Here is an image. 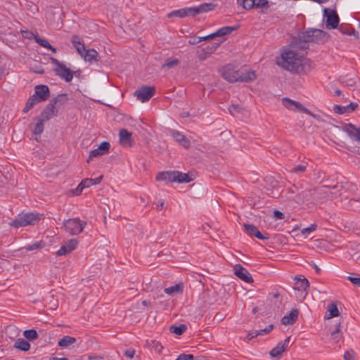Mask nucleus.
Masks as SVG:
<instances>
[{"label":"nucleus","mask_w":360,"mask_h":360,"mask_svg":"<svg viewBox=\"0 0 360 360\" xmlns=\"http://www.w3.org/2000/svg\"><path fill=\"white\" fill-rule=\"evenodd\" d=\"M170 134L184 148H188L190 147V141L179 131L171 130Z\"/></svg>","instance_id":"nucleus-20"},{"label":"nucleus","mask_w":360,"mask_h":360,"mask_svg":"<svg viewBox=\"0 0 360 360\" xmlns=\"http://www.w3.org/2000/svg\"><path fill=\"white\" fill-rule=\"evenodd\" d=\"M236 29H237L236 27H231V26L223 27L219 29L215 32L208 34L207 36H204V37L193 36L188 40V43L190 45H195L197 44L202 42V41L212 39H214L218 37H224L226 34H229L233 31L236 30Z\"/></svg>","instance_id":"nucleus-6"},{"label":"nucleus","mask_w":360,"mask_h":360,"mask_svg":"<svg viewBox=\"0 0 360 360\" xmlns=\"http://www.w3.org/2000/svg\"><path fill=\"white\" fill-rule=\"evenodd\" d=\"M275 61L281 68L298 75H307L314 68L311 60L293 51L281 53Z\"/></svg>","instance_id":"nucleus-1"},{"label":"nucleus","mask_w":360,"mask_h":360,"mask_svg":"<svg viewBox=\"0 0 360 360\" xmlns=\"http://www.w3.org/2000/svg\"><path fill=\"white\" fill-rule=\"evenodd\" d=\"M183 290L184 285L183 283H180L173 286L165 288L164 292L169 295H172L174 294H179L182 292Z\"/></svg>","instance_id":"nucleus-29"},{"label":"nucleus","mask_w":360,"mask_h":360,"mask_svg":"<svg viewBox=\"0 0 360 360\" xmlns=\"http://www.w3.org/2000/svg\"><path fill=\"white\" fill-rule=\"evenodd\" d=\"M42 218V214L37 212H27L18 215L16 219L9 223L15 228L33 226L37 224Z\"/></svg>","instance_id":"nucleus-3"},{"label":"nucleus","mask_w":360,"mask_h":360,"mask_svg":"<svg viewBox=\"0 0 360 360\" xmlns=\"http://www.w3.org/2000/svg\"><path fill=\"white\" fill-rule=\"evenodd\" d=\"M51 360H68L67 358H58V357H53Z\"/></svg>","instance_id":"nucleus-64"},{"label":"nucleus","mask_w":360,"mask_h":360,"mask_svg":"<svg viewBox=\"0 0 360 360\" xmlns=\"http://www.w3.org/2000/svg\"><path fill=\"white\" fill-rule=\"evenodd\" d=\"M343 131L354 141L360 143V128H356L352 124H347L343 127Z\"/></svg>","instance_id":"nucleus-19"},{"label":"nucleus","mask_w":360,"mask_h":360,"mask_svg":"<svg viewBox=\"0 0 360 360\" xmlns=\"http://www.w3.org/2000/svg\"><path fill=\"white\" fill-rule=\"evenodd\" d=\"M78 53L86 60L91 62L96 60L97 51L94 49H86V46H76Z\"/></svg>","instance_id":"nucleus-13"},{"label":"nucleus","mask_w":360,"mask_h":360,"mask_svg":"<svg viewBox=\"0 0 360 360\" xmlns=\"http://www.w3.org/2000/svg\"><path fill=\"white\" fill-rule=\"evenodd\" d=\"M316 229V224H311L310 226L307 227V228H304L301 230V232L302 234H307V233H310L313 231H314Z\"/></svg>","instance_id":"nucleus-45"},{"label":"nucleus","mask_w":360,"mask_h":360,"mask_svg":"<svg viewBox=\"0 0 360 360\" xmlns=\"http://www.w3.org/2000/svg\"><path fill=\"white\" fill-rule=\"evenodd\" d=\"M23 335L28 340H34L39 337L37 332L34 329L25 330L23 332Z\"/></svg>","instance_id":"nucleus-36"},{"label":"nucleus","mask_w":360,"mask_h":360,"mask_svg":"<svg viewBox=\"0 0 360 360\" xmlns=\"http://www.w3.org/2000/svg\"><path fill=\"white\" fill-rule=\"evenodd\" d=\"M243 226L245 228L246 233L248 234H249L250 236H255V237H257V238L261 239V240H264V239L269 238L268 236H265L262 235L259 231L257 228L252 224H244Z\"/></svg>","instance_id":"nucleus-26"},{"label":"nucleus","mask_w":360,"mask_h":360,"mask_svg":"<svg viewBox=\"0 0 360 360\" xmlns=\"http://www.w3.org/2000/svg\"><path fill=\"white\" fill-rule=\"evenodd\" d=\"M45 243L43 241H38L35 242L34 243L27 245L26 247H24L23 249H25L26 251H32L38 249H41L44 247Z\"/></svg>","instance_id":"nucleus-37"},{"label":"nucleus","mask_w":360,"mask_h":360,"mask_svg":"<svg viewBox=\"0 0 360 360\" xmlns=\"http://www.w3.org/2000/svg\"><path fill=\"white\" fill-rule=\"evenodd\" d=\"M281 101H282L283 105L289 110H291L293 112H297V111L303 112L304 113L310 115L311 116H312L315 118L316 117L311 112H310L307 108L304 107L300 103H299L297 101H295L292 100L287 97L283 98Z\"/></svg>","instance_id":"nucleus-10"},{"label":"nucleus","mask_w":360,"mask_h":360,"mask_svg":"<svg viewBox=\"0 0 360 360\" xmlns=\"http://www.w3.org/2000/svg\"><path fill=\"white\" fill-rule=\"evenodd\" d=\"M65 94L59 95L54 100L51 101V102L47 105L46 108L42 111L41 116V119L44 120H49L52 117L57 115V110L56 109V104L57 103H64L67 98Z\"/></svg>","instance_id":"nucleus-9"},{"label":"nucleus","mask_w":360,"mask_h":360,"mask_svg":"<svg viewBox=\"0 0 360 360\" xmlns=\"http://www.w3.org/2000/svg\"><path fill=\"white\" fill-rule=\"evenodd\" d=\"M33 106L34 105L32 104V103L30 101H29V100H28L25 104L24 109H23V112H28L30 109H32L33 108Z\"/></svg>","instance_id":"nucleus-59"},{"label":"nucleus","mask_w":360,"mask_h":360,"mask_svg":"<svg viewBox=\"0 0 360 360\" xmlns=\"http://www.w3.org/2000/svg\"><path fill=\"white\" fill-rule=\"evenodd\" d=\"M75 342L76 339L75 338L65 335L58 341V345L61 347H66Z\"/></svg>","instance_id":"nucleus-31"},{"label":"nucleus","mask_w":360,"mask_h":360,"mask_svg":"<svg viewBox=\"0 0 360 360\" xmlns=\"http://www.w3.org/2000/svg\"><path fill=\"white\" fill-rule=\"evenodd\" d=\"M309 287V281L304 277H295V283H294V289L298 291L304 292L307 293V290Z\"/></svg>","instance_id":"nucleus-21"},{"label":"nucleus","mask_w":360,"mask_h":360,"mask_svg":"<svg viewBox=\"0 0 360 360\" xmlns=\"http://www.w3.org/2000/svg\"><path fill=\"white\" fill-rule=\"evenodd\" d=\"M102 178H103V176H100L99 177L96 178V179H91V180L92 181V185H96V184H99L102 179Z\"/></svg>","instance_id":"nucleus-60"},{"label":"nucleus","mask_w":360,"mask_h":360,"mask_svg":"<svg viewBox=\"0 0 360 360\" xmlns=\"http://www.w3.org/2000/svg\"><path fill=\"white\" fill-rule=\"evenodd\" d=\"M333 110L335 113L339 115L349 113V110H347V105L342 106L340 105H335L333 107Z\"/></svg>","instance_id":"nucleus-40"},{"label":"nucleus","mask_w":360,"mask_h":360,"mask_svg":"<svg viewBox=\"0 0 360 360\" xmlns=\"http://www.w3.org/2000/svg\"><path fill=\"white\" fill-rule=\"evenodd\" d=\"M194 16L193 13V8H181L176 11H173L167 14L168 18H172V17H178V18H184L186 16Z\"/></svg>","instance_id":"nucleus-25"},{"label":"nucleus","mask_w":360,"mask_h":360,"mask_svg":"<svg viewBox=\"0 0 360 360\" xmlns=\"http://www.w3.org/2000/svg\"><path fill=\"white\" fill-rule=\"evenodd\" d=\"M186 328L187 327L185 324H181L178 326H172L169 330L177 335H181L186 330Z\"/></svg>","instance_id":"nucleus-35"},{"label":"nucleus","mask_w":360,"mask_h":360,"mask_svg":"<svg viewBox=\"0 0 360 360\" xmlns=\"http://www.w3.org/2000/svg\"><path fill=\"white\" fill-rule=\"evenodd\" d=\"M347 105V110H349V113L354 111L358 107V104L356 103H350L349 105Z\"/></svg>","instance_id":"nucleus-54"},{"label":"nucleus","mask_w":360,"mask_h":360,"mask_svg":"<svg viewBox=\"0 0 360 360\" xmlns=\"http://www.w3.org/2000/svg\"><path fill=\"white\" fill-rule=\"evenodd\" d=\"M44 120L41 118H38L37 122L36 123L34 128L32 130V133L36 136L40 135L44 131Z\"/></svg>","instance_id":"nucleus-33"},{"label":"nucleus","mask_w":360,"mask_h":360,"mask_svg":"<svg viewBox=\"0 0 360 360\" xmlns=\"http://www.w3.org/2000/svg\"><path fill=\"white\" fill-rule=\"evenodd\" d=\"M327 34L319 29H310L299 34L300 42L304 43H325Z\"/></svg>","instance_id":"nucleus-5"},{"label":"nucleus","mask_w":360,"mask_h":360,"mask_svg":"<svg viewBox=\"0 0 360 360\" xmlns=\"http://www.w3.org/2000/svg\"><path fill=\"white\" fill-rule=\"evenodd\" d=\"M215 51V46H198L196 54L200 60H205Z\"/></svg>","instance_id":"nucleus-24"},{"label":"nucleus","mask_w":360,"mask_h":360,"mask_svg":"<svg viewBox=\"0 0 360 360\" xmlns=\"http://www.w3.org/2000/svg\"><path fill=\"white\" fill-rule=\"evenodd\" d=\"M51 61L53 65V71L57 76L67 82L72 79L73 72L63 63L54 58H51Z\"/></svg>","instance_id":"nucleus-8"},{"label":"nucleus","mask_w":360,"mask_h":360,"mask_svg":"<svg viewBox=\"0 0 360 360\" xmlns=\"http://www.w3.org/2000/svg\"><path fill=\"white\" fill-rule=\"evenodd\" d=\"M146 344L148 346L152 347L156 352L160 354L163 349L161 343L156 340H147Z\"/></svg>","instance_id":"nucleus-34"},{"label":"nucleus","mask_w":360,"mask_h":360,"mask_svg":"<svg viewBox=\"0 0 360 360\" xmlns=\"http://www.w3.org/2000/svg\"><path fill=\"white\" fill-rule=\"evenodd\" d=\"M223 78L229 82H248L256 79L255 71H242L237 70L236 66L232 64H228L220 70Z\"/></svg>","instance_id":"nucleus-2"},{"label":"nucleus","mask_w":360,"mask_h":360,"mask_svg":"<svg viewBox=\"0 0 360 360\" xmlns=\"http://www.w3.org/2000/svg\"><path fill=\"white\" fill-rule=\"evenodd\" d=\"M318 195H328V186H323V188L317 191Z\"/></svg>","instance_id":"nucleus-57"},{"label":"nucleus","mask_w":360,"mask_h":360,"mask_svg":"<svg viewBox=\"0 0 360 360\" xmlns=\"http://www.w3.org/2000/svg\"><path fill=\"white\" fill-rule=\"evenodd\" d=\"M343 357L345 360H356V353L353 349L346 351Z\"/></svg>","instance_id":"nucleus-42"},{"label":"nucleus","mask_w":360,"mask_h":360,"mask_svg":"<svg viewBox=\"0 0 360 360\" xmlns=\"http://www.w3.org/2000/svg\"><path fill=\"white\" fill-rule=\"evenodd\" d=\"M306 169H307V164L300 165H297V166L293 167L290 170V172L295 173V174L302 173L306 171Z\"/></svg>","instance_id":"nucleus-44"},{"label":"nucleus","mask_w":360,"mask_h":360,"mask_svg":"<svg viewBox=\"0 0 360 360\" xmlns=\"http://www.w3.org/2000/svg\"><path fill=\"white\" fill-rule=\"evenodd\" d=\"M110 145L108 142L104 141L100 144L98 148L92 150L90 152L87 162H89L93 158L101 156L109 151Z\"/></svg>","instance_id":"nucleus-18"},{"label":"nucleus","mask_w":360,"mask_h":360,"mask_svg":"<svg viewBox=\"0 0 360 360\" xmlns=\"http://www.w3.org/2000/svg\"><path fill=\"white\" fill-rule=\"evenodd\" d=\"M14 347L21 351L27 352L30 349V344L24 339L19 338L15 341Z\"/></svg>","instance_id":"nucleus-30"},{"label":"nucleus","mask_w":360,"mask_h":360,"mask_svg":"<svg viewBox=\"0 0 360 360\" xmlns=\"http://www.w3.org/2000/svg\"><path fill=\"white\" fill-rule=\"evenodd\" d=\"M194 359L192 354H180L176 360H193Z\"/></svg>","instance_id":"nucleus-50"},{"label":"nucleus","mask_w":360,"mask_h":360,"mask_svg":"<svg viewBox=\"0 0 360 360\" xmlns=\"http://www.w3.org/2000/svg\"><path fill=\"white\" fill-rule=\"evenodd\" d=\"M324 16L326 18V26L328 29H335L339 24V17L336 11L330 8H325Z\"/></svg>","instance_id":"nucleus-11"},{"label":"nucleus","mask_w":360,"mask_h":360,"mask_svg":"<svg viewBox=\"0 0 360 360\" xmlns=\"http://www.w3.org/2000/svg\"><path fill=\"white\" fill-rule=\"evenodd\" d=\"M235 275L243 281L251 283L253 282L250 274L240 264H236L233 268Z\"/></svg>","instance_id":"nucleus-15"},{"label":"nucleus","mask_w":360,"mask_h":360,"mask_svg":"<svg viewBox=\"0 0 360 360\" xmlns=\"http://www.w3.org/2000/svg\"><path fill=\"white\" fill-rule=\"evenodd\" d=\"M274 216L276 219H284V214L283 212L278 211V210H274Z\"/></svg>","instance_id":"nucleus-58"},{"label":"nucleus","mask_w":360,"mask_h":360,"mask_svg":"<svg viewBox=\"0 0 360 360\" xmlns=\"http://www.w3.org/2000/svg\"><path fill=\"white\" fill-rule=\"evenodd\" d=\"M258 335H259V333H258L257 330H252L248 333L247 338L248 340H250L254 338L257 337Z\"/></svg>","instance_id":"nucleus-55"},{"label":"nucleus","mask_w":360,"mask_h":360,"mask_svg":"<svg viewBox=\"0 0 360 360\" xmlns=\"http://www.w3.org/2000/svg\"><path fill=\"white\" fill-rule=\"evenodd\" d=\"M5 178L0 175V187H1L4 184Z\"/></svg>","instance_id":"nucleus-63"},{"label":"nucleus","mask_w":360,"mask_h":360,"mask_svg":"<svg viewBox=\"0 0 360 360\" xmlns=\"http://www.w3.org/2000/svg\"><path fill=\"white\" fill-rule=\"evenodd\" d=\"M28 100H29V101H30L32 103V104L33 105H34L35 104H37L39 102H41V101H39L38 97L36 96V95H34V94H33L32 96H30Z\"/></svg>","instance_id":"nucleus-56"},{"label":"nucleus","mask_w":360,"mask_h":360,"mask_svg":"<svg viewBox=\"0 0 360 360\" xmlns=\"http://www.w3.org/2000/svg\"><path fill=\"white\" fill-rule=\"evenodd\" d=\"M135 354V350L134 349H129L124 352V355L130 359H132Z\"/></svg>","instance_id":"nucleus-53"},{"label":"nucleus","mask_w":360,"mask_h":360,"mask_svg":"<svg viewBox=\"0 0 360 360\" xmlns=\"http://www.w3.org/2000/svg\"><path fill=\"white\" fill-rule=\"evenodd\" d=\"M268 5L267 0H256L255 7L262 8L266 7Z\"/></svg>","instance_id":"nucleus-49"},{"label":"nucleus","mask_w":360,"mask_h":360,"mask_svg":"<svg viewBox=\"0 0 360 360\" xmlns=\"http://www.w3.org/2000/svg\"><path fill=\"white\" fill-rule=\"evenodd\" d=\"M33 71L38 74H44V71L41 67H37L36 69L33 68Z\"/></svg>","instance_id":"nucleus-61"},{"label":"nucleus","mask_w":360,"mask_h":360,"mask_svg":"<svg viewBox=\"0 0 360 360\" xmlns=\"http://www.w3.org/2000/svg\"><path fill=\"white\" fill-rule=\"evenodd\" d=\"M229 112L232 115H236L238 114H240V113H242L243 111V108L239 105L238 104H232L229 108Z\"/></svg>","instance_id":"nucleus-39"},{"label":"nucleus","mask_w":360,"mask_h":360,"mask_svg":"<svg viewBox=\"0 0 360 360\" xmlns=\"http://www.w3.org/2000/svg\"><path fill=\"white\" fill-rule=\"evenodd\" d=\"M290 340V337H288L284 341L278 342L277 346L271 350L269 353L271 356L273 358H280L288 347Z\"/></svg>","instance_id":"nucleus-17"},{"label":"nucleus","mask_w":360,"mask_h":360,"mask_svg":"<svg viewBox=\"0 0 360 360\" xmlns=\"http://www.w3.org/2000/svg\"><path fill=\"white\" fill-rule=\"evenodd\" d=\"M342 338L340 334V323H338L336 329L331 333V339L334 343H338L340 339Z\"/></svg>","instance_id":"nucleus-38"},{"label":"nucleus","mask_w":360,"mask_h":360,"mask_svg":"<svg viewBox=\"0 0 360 360\" xmlns=\"http://www.w3.org/2000/svg\"><path fill=\"white\" fill-rule=\"evenodd\" d=\"M299 311L297 309H294L290 311V312L284 316L281 320V323L283 325H290L295 323L298 316Z\"/></svg>","instance_id":"nucleus-28"},{"label":"nucleus","mask_w":360,"mask_h":360,"mask_svg":"<svg viewBox=\"0 0 360 360\" xmlns=\"http://www.w3.org/2000/svg\"><path fill=\"white\" fill-rule=\"evenodd\" d=\"M238 1H241L245 9H251L255 7L256 0H238Z\"/></svg>","instance_id":"nucleus-41"},{"label":"nucleus","mask_w":360,"mask_h":360,"mask_svg":"<svg viewBox=\"0 0 360 360\" xmlns=\"http://www.w3.org/2000/svg\"><path fill=\"white\" fill-rule=\"evenodd\" d=\"M120 144L124 148H129L132 146V134L128 130L122 129L119 131Z\"/></svg>","instance_id":"nucleus-16"},{"label":"nucleus","mask_w":360,"mask_h":360,"mask_svg":"<svg viewBox=\"0 0 360 360\" xmlns=\"http://www.w3.org/2000/svg\"><path fill=\"white\" fill-rule=\"evenodd\" d=\"M80 184L81 186H83L84 188H89L91 186H92V181L91 180V179H85L82 180Z\"/></svg>","instance_id":"nucleus-51"},{"label":"nucleus","mask_w":360,"mask_h":360,"mask_svg":"<svg viewBox=\"0 0 360 360\" xmlns=\"http://www.w3.org/2000/svg\"><path fill=\"white\" fill-rule=\"evenodd\" d=\"M86 226V221L79 218H72L65 220L63 226L65 231L70 235L75 236L81 233Z\"/></svg>","instance_id":"nucleus-7"},{"label":"nucleus","mask_w":360,"mask_h":360,"mask_svg":"<svg viewBox=\"0 0 360 360\" xmlns=\"http://www.w3.org/2000/svg\"><path fill=\"white\" fill-rule=\"evenodd\" d=\"M22 35L25 39H34V42L39 45H51L49 41L45 39H41L37 34L30 31H22Z\"/></svg>","instance_id":"nucleus-23"},{"label":"nucleus","mask_w":360,"mask_h":360,"mask_svg":"<svg viewBox=\"0 0 360 360\" xmlns=\"http://www.w3.org/2000/svg\"><path fill=\"white\" fill-rule=\"evenodd\" d=\"M156 180L168 182L188 183L192 181V179L186 173L178 171H167L159 172L156 176Z\"/></svg>","instance_id":"nucleus-4"},{"label":"nucleus","mask_w":360,"mask_h":360,"mask_svg":"<svg viewBox=\"0 0 360 360\" xmlns=\"http://www.w3.org/2000/svg\"><path fill=\"white\" fill-rule=\"evenodd\" d=\"M155 92V89L153 86H143L139 89L135 91V95L138 100L141 102L148 101Z\"/></svg>","instance_id":"nucleus-12"},{"label":"nucleus","mask_w":360,"mask_h":360,"mask_svg":"<svg viewBox=\"0 0 360 360\" xmlns=\"http://www.w3.org/2000/svg\"><path fill=\"white\" fill-rule=\"evenodd\" d=\"M328 310L329 311V314L325 316L326 319H329L339 316V310L335 303L329 304Z\"/></svg>","instance_id":"nucleus-32"},{"label":"nucleus","mask_w":360,"mask_h":360,"mask_svg":"<svg viewBox=\"0 0 360 360\" xmlns=\"http://www.w3.org/2000/svg\"><path fill=\"white\" fill-rule=\"evenodd\" d=\"M274 326L271 324L266 326L264 329L257 330V331L258 333H259V335H264L265 334L270 333L272 330Z\"/></svg>","instance_id":"nucleus-46"},{"label":"nucleus","mask_w":360,"mask_h":360,"mask_svg":"<svg viewBox=\"0 0 360 360\" xmlns=\"http://www.w3.org/2000/svg\"><path fill=\"white\" fill-rule=\"evenodd\" d=\"M34 95L38 97L39 101H44L49 97V89L46 85H38L35 87Z\"/></svg>","instance_id":"nucleus-22"},{"label":"nucleus","mask_w":360,"mask_h":360,"mask_svg":"<svg viewBox=\"0 0 360 360\" xmlns=\"http://www.w3.org/2000/svg\"><path fill=\"white\" fill-rule=\"evenodd\" d=\"M217 5L211 3L202 4L198 6L192 7L194 15L214 10Z\"/></svg>","instance_id":"nucleus-27"},{"label":"nucleus","mask_w":360,"mask_h":360,"mask_svg":"<svg viewBox=\"0 0 360 360\" xmlns=\"http://www.w3.org/2000/svg\"><path fill=\"white\" fill-rule=\"evenodd\" d=\"M78 240L75 238L68 240L61 248L57 251V256L66 255L72 252L77 246Z\"/></svg>","instance_id":"nucleus-14"},{"label":"nucleus","mask_w":360,"mask_h":360,"mask_svg":"<svg viewBox=\"0 0 360 360\" xmlns=\"http://www.w3.org/2000/svg\"><path fill=\"white\" fill-rule=\"evenodd\" d=\"M179 64V60L178 59H169L166 61L165 64L162 65V68H172L174 66L177 65Z\"/></svg>","instance_id":"nucleus-43"},{"label":"nucleus","mask_w":360,"mask_h":360,"mask_svg":"<svg viewBox=\"0 0 360 360\" xmlns=\"http://www.w3.org/2000/svg\"><path fill=\"white\" fill-rule=\"evenodd\" d=\"M164 201L162 200H160L158 202V205H157V209L158 210H162L164 208Z\"/></svg>","instance_id":"nucleus-62"},{"label":"nucleus","mask_w":360,"mask_h":360,"mask_svg":"<svg viewBox=\"0 0 360 360\" xmlns=\"http://www.w3.org/2000/svg\"><path fill=\"white\" fill-rule=\"evenodd\" d=\"M72 43L73 45H84V41H82L79 38V37L75 35L73 36L72 38Z\"/></svg>","instance_id":"nucleus-48"},{"label":"nucleus","mask_w":360,"mask_h":360,"mask_svg":"<svg viewBox=\"0 0 360 360\" xmlns=\"http://www.w3.org/2000/svg\"><path fill=\"white\" fill-rule=\"evenodd\" d=\"M84 188L83 186H81V184H79L77 187L72 191V194L75 195H79L82 193L83 189Z\"/></svg>","instance_id":"nucleus-52"},{"label":"nucleus","mask_w":360,"mask_h":360,"mask_svg":"<svg viewBox=\"0 0 360 360\" xmlns=\"http://www.w3.org/2000/svg\"><path fill=\"white\" fill-rule=\"evenodd\" d=\"M348 280L350 281L354 285L360 287V276L358 277H353L349 276L347 277Z\"/></svg>","instance_id":"nucleus-47"}]
</instances>
